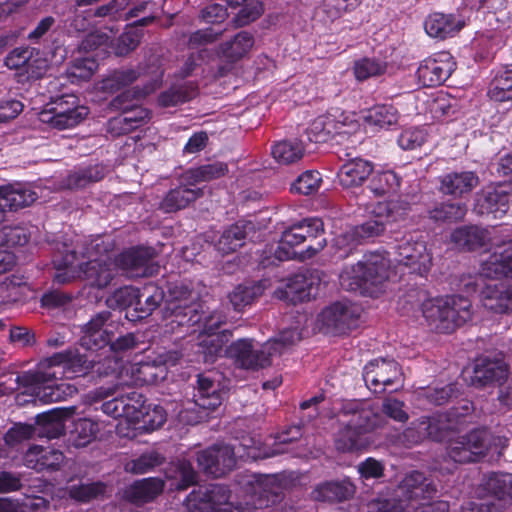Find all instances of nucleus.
Instances as JSON below:
<instances>
[{"mask_svg": "<svg viewBox=\"0 0 512 512\" xmlns=\"http://www.w3.org/2000/svg\"><path fill=\"white\" fill-rule=\"evenodd\" d=\"M90 363L77 352L55 353L43 360L36 372L23 376L26 393L45 404L65 400L76 394L77 389L69 383H57V380L84 374L91 367Z\"/></svg>", "mask_w": 512, "mask_h": 512, "instance_id": "f257e3e1", "label": "nucleus"}, {"mask_svg": "<svg viewBox=\"0 0 512 512\" xmlns=\"http://www.w3.org/2000/svg\"><path fill=\"white\" fill-rule=\"evenodd\" d=\"M110 244L102 238H95L87 244L81 257L87 261L81 262L75 250H67L61 259L55 260L56 273L54 280L64 284L79 277L85 279L90 285L104 288L115 275L116 263L109 254Z\"/></svg>", "mask_w": 512, "mask_h": 512, "instance_id": "f03ea898", "label": "nucleus"}, {"mask_svg": "<svg viewBox=\"0 0 512 512\" xmlns=\"http://www.w3.org/2000/svg\"><path fill=\"white\" fill-rule=\"evenodd\" d=\"M436 491L423 473L412 471L399 483L391 500L372 504L369 512H448L445 501L426 502Z\"/></svg>", "mask_w": 512, "mask_h": 512, "instance_id": "7ed1b4c3", "label": "nucleus"}, {"mask_svg": "<svg viewBox=\"0 0 512 512\" xmlns=\"http://www.w3.org/2000/svg\"><path fill=\"white\" fill-rule=\"evenodd\" d=\"M342 428L335 435V448L340 452L361 450L370 444L368 434L382 428L385 419L360 401H347L338 412Z\"/></svg>", "mask_w": 512, "mask_h": 512, "instance_id": "20e7f679", "label": "nucleus"}, {"mask_svg": "<svg viewBox=\"0 0 512 512\" xmlns=\"http://www.w3.org/2000/svg\"><path fill=\"white\" fill-rule=\"evenodd\" d=\"M391 262L384 252H369L356 264L343 269L340 285L347 291L377 297L387 285Z\"/></svg>", "mask_w": 512, "mask_h": 512, "instance_id": "39448f33", "label": "nucleus"}, {"mask_svg": "<svg viewBox=\"0 0 512 512\" xmlns=\"http://www.w3.org/2000/svg\"><path fill=\"white\" fill-rule=\"evenodd\" d=\"M300 340L301 335L296 329H286L265 342L261 348H256L252 339H238L230 344L226 354L236 366L247 370H258L269 366L272 356L281 355Z\"/></svg>", "mask_w": 512, "mask_h": 512, "instance_id": "423d86ee", "label": "nucleus"}, {"mask_svg": "<svg viewBox=\"0 0 512 512\" xmlns=\"http://www.w3.org/2000/svg\"><path fill=\"white\" fill-rule=\"evenodd\" d=\"M421 312L427 325L439 333L453 332L473 315L471 301L461 296L428 298L422 302Z\"/></svg>", "mask_w": 512, "mask_h": 512, "instance_id": "0eeeda50", "label": "nucleus"}, {"mask_svg": "<svg viewBox=\"0 0 512 512\" xmlns=\"http://www.w3.org/2000/svg\"><path fill=\"white\" fill-rule=\"evenodd\" d=\"M172 301L168 310L171 312V323L178 326L193 327L201 325V334L218 333L217 330L226 322V316L221 311H213L204 318L199 313L197 303H188L194 299L192 291L184 284H175L169 289Z\"/></svg>", "mask_w": 512, "mask_h": 512, "instance_id": "6e6552de", "label": "nucleus"}, {"mask_svg": "<svg viewBox=\"0 0 512 512\" xmlns=\"http://www.w3.org/2000/svg\"><path fill=\"white\" fill-rule=\"evenodd\" d=\"M492 442H497L502 448L507 445V439L493 437L485 429H475L450 440L447 455L455 463L477 462L491 449Z\"/></svg>", "mask_w": 512, "mask_h": 512, "instance_id": "1a4fd4ad", "label": "nucleus"}, {"mask_svg": "<svg viewBox=\"0 0 512 512\" xmlns=\"http://www.w3.org/2000/svg\"><path fill=\"white\" fill-rule=\"evenodd\" d=\"M456 428V418L446 412L422 416L412 421L404 430L402 441L408 446L419 444L426 439L441 442Z\"/></svg>", "mask_w": 512, "mask_h": 512, "instance_id": "9d476101", "label": "nucleus"}, {"mask_svg": "<svg viewBox=\"0 0 512 512\" xmlns=\"http://www.w3.org/2000/svg\"><path fill=\"white\" fill-rule=\"evenodd\" d=\"M87 115L88 109L79 104L76 96L64 95L41 111L39 119L52 128L64 130L77 126Z\"/></svg>", "mask_w": 512, "mask_h": 512, "instance_id": "9b49d317", "label": "nucleus"}, {"mask_svg": "<svg viewBox=\"0 0 512 512\" xmlns=\"http://www.w3.org/2000/svg\"><path fill=\"white\" fill-rule=\"evenodd\" d=\"M373 213L374 218L365 221L361 225L354 226L355 233L361 243L381 236L387 225L404 221L407 215V207L400 201H388L378 203Z\"/></svg>", "mask_w": 512, "mask_h": 512, "instance_id": "f8f14e48", "label": "nucleus"}, {"mask_svg": "<svg viewBox=\"0 0 512 512\" xmlns=\"http://www.w3.org/2000/svg\"><path fill=\"white\" fill-rule=\"evenodd\" d=\"M485 489L495 498L481 503L469 502L461 512H496L512 502V474L493 473L485 482Z\"/></svg>", "mask_w": 512, "mask_h": 512, "instance_id": "ddd939ff", "label": "nucleus"}, {"mask_svg": "<svg viewBox=\"0 0 512 512\" xmlns=\"http://www.w3.org/2000/svg\"><path fill=\"white\" fill-rule=\"evenodd\" d=\"M363 379L371 391L383 393L394 385H402V372L395 360L379 358L364 367Z\"/></svg>", "mask_w": 512, "mask_h": 512, "instance_id": "4468645a", "label": "nucleus"}, {"mask_svg": "<svg viewBox=\"0 0 512 512\" xmlns=\"http://www.w3.org/2000/svg\"><path fill=\"white\" fill-rule=\"evenodd\" d=\"M396 260L414 272L424 274L432 265V255L426 243L412 233L404 235L395 247Z\"/></svg>", "mask_w": 512, "mask_h": 512, "instance_id": "2eb2a0df", "label": "nucleus"}, {"mask_svg": "<svg viewBox=\"0 0 512 512\" xmlns=\"http://www.w3.org/2000/svg\"><path fill=\"white\" fill-rule=\"evenodd\" d=\"M249 500L247 506L261 509L276 504L280 501L283 493V484L276 475H253L246 482Z\"/></svg>", "mask_w": 512, "mask_h": 512, "instance_id": "dca6fc26", "label": "nucleus"}, {"mask_svg": "<svg viewBox=\"0 0 512 512\" xmlns=\"http://www.w3.org/2000/svg\"><path fill=\"white\" fill-rule=\"evenodd\" d=\"M236 459L235 448L228 444H217L197 454L198 465L206 474L215 478L230 471Z\"/></svg>", "mask_w": 512, "mask_h": 512, "instance_id": "f3484780", "label": "nucleus"}, {"mask_svg": "<svg viewBox=\"0 0 512 512\" xmlns=\"http://www.w3.org/2000/svg\"><path fill=\"white\" fill-rule=\"evenodd\" d=\"M509 365L503 356L498 354L493 358L483 356L475 361L470 378L472 386L482 388L493 384H502L508 377Z\"/></svg>", "mask_w": 512, "mask_h": 512, "instance_id": "a211bd4d", "label": "nucleus"}, {"mask_svg": "<svg viewBox=\"0 0 512 512\" xmlns=\"http://www.w3.org/2000/svg\"><path fill=\"white\" fill-rule=\"evenodd\" d=\"M110 317L109 311L99 312L82 327L80 343L84 348L96 350L108 345L114 328L113 323L108 322Z\"/></svg>", "mask_w": 512, "mask_h": 512, "instance_id": "6ab92c4d", "label": "nucleus"}, {"mask_svg": "<svg viewBox=\"0 0 512 512\" xmlns=\"http://www.w3.org/2000/svg\"><path fill=\"white\" fill-rule=\"evenodd\" d=\"M511 195L506 186L488 187L477 194L474 211L479 215L502 218L509 209Z\"/></svg>", "mask_w": 512, "mask_h": 512, "instance_id": "aec40b11", "label": "nucleus"}, {"mask_svg": "<svg viewBox=\"0 0 512 512\" xmlns=\"http://www.w3.org/2000/svg\"><path fill=\"white\" fill-rule=\"evenodd\" d=\"M455 70V62L447 52L434 58L425 59L417 70L418 78L424 86H437L446 81Z\"/></svg>", "mask_w": 512, "mask_h": 512, "instance_id": "412c9836", "label": "nucleus"}, {"mask_svg": "<svg viewBox=\"0 0 512 512\" xmlns=\"http://www.w3.org/2000/svg\"><path fill=\"white\" fill-rule=\"evenodd\" d=\"M154 250L139 247L120 254L116 266H119L128 277L138 278L153 275L155 268L152 264Z\"/></svg>", "mask_w": 512, "mask_h": 512, "instance_id": "4be33fe9", "label": "nucleus"}, {"mask_svg": "<svg viewBox=\"0 0 512 512\" xmlns=\"http://www.w3.org/2000/svg\"><path fill=\"white\" fill-rule=\"evenodd\" d=\"M315 279L304 273H298L286 279L274 292L276 298L292 304L309 300L316 296Z\"/></svg>", "mask_w": 512, "mask_h": 512, "instance_id": "5701e85b", "label": "nucleus"}, {"mask_svg": "<svg viewBox=\"0 0 512 512\" xmlns=\"http://www.w3.org/2000/svg\"><path fill=\"white\" fill-rule=\"evenodd\" d=\"M480 274L487 278L512 277V240L494 247V251L482 260Z\"/></svg>", "mask_w": 512, "mask_h": 512, "instance_id": "b1692460", "label": "nucleus"}, {"mask_svg": "<svg viewBox=\"0 0 512 512\" xmlns=\"http://www.w3.org/2000/svg\"><path fill=\"white\" fill-rule=\"evenodd\" d=\"M65 456L62 451L51 446H31L24 455L26 467L37 472L57 471L64 464Z\"/></svg>", "mask_w": 512, "mask_h": 512, "instance_id": "393cba45", "label": "nucleus"}, {"mask_svg": "<svg viewBox=\"0 0 512 512\" xmlns=\"http://www.w3.org/2000/svg\"><path fill=\"white\" fill-rule=\"evenodd\" d=\"M38 198L37 191L29 185L22 183L10 184L0 187V208L2 214L5 210H18L33 204Z\"/></svg>", "mask_w": 512, "mask_h": 512, "instance_id": "a878e982", "label": "nucleus"}, {"mask_svg": "<svg viewBox=\"0 0 512 512\" xmlns=\"http://www.w3.org/2000/svg\"><path fill=\"white\" fill-rule=\"evenodd\" d=\"M465 24V20L461 16L436 12L427 16L424 21V29L430 37L443 40L453 37Z\"/></svg>", "mask_w": 512, "mask_h": 512, "instance_id": "bb28decb", "label": "nucleus"}, {"mask_svg": "<svg viewBox=\"0 0 512 512\" xmlns=\"http://www.w3.org/2000/svg\"><path fill=\"white\" fill-rule=\"evenodd\" d=\"M479 184V178L472 171L450 172L440 178V191L446 195L462 197Z\"/></svg>", "mask_w": 512, "mask_h": 512, "instance_id": "cd10ccee", "label": "nucleus"}, {"mask_svg": "<svg viewBox=\"0 0 512 512\" xmlns=\"http://www.w3.org/2000/svg\"><path fill=\"white\" fill-rule=\"evenodd\" d=\"M298 230L302 231L303 242L308 241L309 244L303 252L302 259H308L322 251L327 245L324 237V225L319 218H308L297 224Z\"/></svg>", "mask_w": 512, "mask_h": 512, "instance_id": "c85d7f7f", "label": "nucleus"}, {"mask_svg": "<svg viewBox=\"0 0 512 512\" xmlns=\"http://www.w3.org/2000/svg\"><path fill=\"white\" fill-rule=\"evenodd\" d=\"M373 164L362 158H353L345 162L339 169L337 176L344 188L361 186L372 174Z\"/></svg>", "mask_w": 512, "mask_h": 512, "instance_id": "c756f323", "label": "nucleus"}, {"mask_svg": "<svg viewBox=\"0 0 512 512\" xmlns=\"http://www.w3.org/2000/svg\"><path fill=\"white\" fill-rule=\"evenodd\" d=\"M319 321L333 332L343 333L355 325V314L351 307L338 302L324 309Z\"/></svg>", "mask_w": 512, "mask_h": 512, "instance_id": "7c9ffc66", "label": "nucleus"}, {"mask_svg": "<svg viewBox=\"0 0 512 512\" xmlns=\"http://www.w3.org/2000/svg\"><path fill=\"white\" fill-rule=\"evenodd\" d=\"M483 306L496 313L512 312V284H489L482 290Z\"/></svg>", "mask_w": 512, "mask_h": 512, "instance_id": "2f4dec72", "label": "nucleus"}, {"mask_svg": "<svg viewBox=\"0 0 512 512\" xmlns=\"http://www.w3.org/2000/svg\"><path fill=\"white\" fill-rule=\"evenodd\" d=\"M222 400L223 393L220 389V383L209 375H199L196 392L194 393L195 405L202 409L214 410L221 405Z\"/></svg>", "mask_w": 512, "mask_h": 512, "instance_id": "473e14b6", "label": "nucleus"}, {"mask_svg": "<svg viewBox=\"0 0 512 512\" xmlns=\"http://www.w3.org/2000/svg\"><path fill=\"white\" fill-rule=\"evenodd\" d=\"M252 229L251 222L238 221L222 232L214 244L215 249L222 255L235 252L244 245V241Z\"/></svg>", "mask_w": 512, "mask_h": 512, "instance_id": "72a5a7b5", "label": "nucleus"}, {"mask_svg": "<svg viewBox=\"0 0 512 512\" xmlns=\"http://www.w3.org/2000/svg\"><path fill=\"white\" fill-rule=\"evenodd\" d=\"M164 488V481L160 478H145L136 481L125 492V498L134 504H144L155 499Z\"/></svg>", "mask_w": 512, "mask_h": 512, "instance_id": "f704fd0d", "label": "nucleus"}, {"mask_svg": "<svg viewBox=\"0 0 512 512\" xmlns=\"http://www.w3.org/2000/svg\"><path fill=\"white\" fill-rule=\"evenodd\" d=\"M149 115L148 110L137 104L112 118L108 123L109 131L114 135L129 133L144 124L149 119Z\"/></svg>", "mask_w": 512, "mask_h": 512, "instance_id": "c9c22d12", "label": "nucleus"}, {"mask_svg": "<svg viewBox=\"0 0 512 512\" xmlns=\"http://www.w3.org/2000/svg\"><path fill=\"white\" fill-rule=\"evenodd\" d=\"M355 494V486L345 479L331 481L318 485L312 492L317 501L341 502L350 499Z\"/></svg>", "mask_w": 512, "mask_h": 512, "instance_id": "e433bc0d", "label": "nucleus"}, {"mask_svg": "<svg viewBox=\"0 0 512 512\" xmlns=\"http://www.w3.org/2000/svg\"><path fill=\"white\" fill-rule=\"evenodd\" d=\"M170 489L185 490L197 482V473L185 459L171 462L165 472Z\"/></svg>", "mask_w": 512, "mask_h": 512, "instance_id": "4c0bfd02", "label": "nucleus"}, {"mask_svg": "<svg viewBox=\"0 0 512 512\" xmlns=\"http://www.w3.org/2000/svg\"><path fill=\"white\" fill-rule=\"evenodd\" d=\"M200 188H189L186 185L170 190L160 203V209L165 213H172L186 208L190 203L201 197Z\"/></svg>", "mask_w": 512, "mask_h": 512, "instance_id": "58836bf2", "label": "nucleus"}, {"mask_svg": "<svg viewBox=\"0 0 512 512\" xmlns=\"http://www.w3.org/2000/svg\"><path fill=\"white\" fill-rule=\"evenodd\" d=\"M451 240L461 249L474 250L490 240V233L477 226H463L453 231Z\"/></svg>", "mask_w": 512, "mask_h": 512, "instance_id": "ea45409f", "label": "nucleus"}, {"mask_svg": "<svg viewBox=\"0 0 512 512\" xmlns=\"http://www.w3.org/2000/svg\"><path fill=\"white\" fill-rule=\"evenodd\" d=\"M232 334L229 330L218 333L199 334V352L203 355L205 362H214L223 352L224 345L229 341Z\"/></svg>", "mask_w": 512, "mask_h": 512, "instance_id": "a19ab883", "label": "nucleus"}, {"mask_svg": "<svg viewBox=\"0 0 512 512\" xmlns=\"http://www.w3.org/2000/svg\"><path fill=\"white\" fill-rule=\"evenodd\" d=\"M253 45V36L246 31H241L229 41L222 43L219 47V53L227 60L235 62L244 57Z\"/></svg>", "mask_w": 512, "mask_h": 512, "instance_id": "79ce46f5", "label": "nucleus"}, {"mask_svg": "<svg viewBox=\"0 0 512 512\" xmlns=\"http://www.w3.org/2000/svg\"><path fill=\"white\" fill-rule=\"evenodd\" d=\"M488 96L497 102L512 100V65L496 73L490 84Z\"/></svg>", "mask_w": 512, "mask_h": 512, "instance_id": "37998d69", "label": "nucleus"}, {"mask_svg": "<svg viewBox=\"0 0 512 512\" xmlns=\"http://www.w3.org/2000/svg\"><path fill=\"white\" fill-rule=\"evenodd\" d=\"M481 7L487 10L485 19L493 30L501 29L512 21V14L506 8V0H481Z\"/></svg>", "mask_w": 512, "mask_h": 512, "instance_id": "c03bdc74", "label": "nucleus"}, {"mask_svg": "<svg viewBox=\"0 0 512 512\" xmlns=\"http://www.w3.org/2000/svg\"><path fill=\"white\" fill-rule=\"evenodd\" d=\"M228 172L227 164L214 162L188 170L183 179L188 185H196L200 182H207L224 176Z\"/></svg>", "mask_w": 512, "mask_h": 512, "instance_id": "a18cd8bd", "label": "nucleus"}, {"mask_svg": "<svg viewBox=\"0 0 512 512\" xmlns=\"http://www.w3.org/2000/svg\"><path fill=\"white\" fill-rule=\"evenodd\" d=\"M264 286L259 283L240 284L229 294V300L235 311H242L262 295Z\"/></svg>", "mask_w": 512, "mask_h": 512, "instance_id": "49530a36", "label": "nucleus"}, {"mask_svg": "<svg viewBox=\"0 0 512 512\" xmlns=\"http://www.w3.org/2000/svg\"><path fill=\"white\" fill-rule=\"evenodd\" d=\"M273 158L281 164H291L299 161L304 155V147L301 141L283 140L272 147Z\"/></svg>", "mask_w": 512, "mask_h": 512, "instance_id": "de8ad7c7", "label": "nucleus"}, {"mask_svg": "<svg viewBox=\"0 0 512 512\" xmlns=\"http://www.w3.org/2000/svg\"><path fill=\"white\" fill-rule=\"evenodd\" d=\"M399 114L392 105L381 104L370 108L364 119L368 125L385 128L397 123Z\"/></svg>", "mask_w": 512, "mask_h": 512, "instance_id": "09e8293b", "label": "nucleus"}, {"mask_svg": "<svg viewBox=\"0 0 512 512\" xmlns=\"http://www.w3.org/2000/svg\"><path fill=\"white\" fill-rule=\"evenodd\" d=\"M103 177L104 168L102 166H90L69 174L65 180V185L69 189H80L100 181Z\"/></svg>", "mask_w": 512, "mask_h": 512, "instance_id": "8fccbe9b", "label": "nucleus"}, {"mask_svg": "<svg viewBox=\"0 0 512 512\" xmlns=\"http://www.w3.org/2000/svg\"><path fill=\"white\" fill-rule=\"evenodd\" d=\"M163 291L154 286L147 285L143 288V291H139L138 300L136 302L135 311L141 313L140 317L150 315L163 301Z\"/></svg>", "mask_w": 512, "mask_h": 512, "instance_id": "3c124183", "label": "nucleus"}, {"mask_svg": "<svg viewBox=\"0 0 512 512\" xmlns=\"http://www.w3.org/2000/svg\"><path fill=\"white\" fill-rule=\"evenodd\" d=\"M302 231L298 230L297 224L288 228L282 233L279 246L275 250V257L280 261L294 258L293 247L303 243Z\"/></svg>", "mask_w": 512, "mask_h": 512, "instance_id": "603ef678", "label": "nucleus"}, {"mask_svg": "<svg viewBox=\"0 0 512 512\" xmlns=\"http://www.w3.org/2000/svg\"><path fill=\"white\" fill-rule=\"evenodd\" d=\"M165 457L155 450L147 451L125 464V470L133 474H145L160 466Z\"/></svg>", "mask_w": 512, "mask_h": 512, "instance_id": "864d4df0", "label": "nucleus"}, {"mask_svg": "<svg viewBox=\"0 0 512 512\" xmlns=\"http://www.w3.org/2000/svg\"><path fill=\"white\" fill-rule=\"evenodd\" d=\"M157 86V81H154L153 83L146 85L143 89L136 87L133 89L125 90L112 100L111 105L114 108L121 110L122 112L126 111L127 109L133 108L135 105H137L141 98L153 92Z\"/></svg>", "mask_w": 512, "mask_h": 512, "instance_id": "5fc2aeb1", "label": "nucleus"}, {"mask_svg": "<svg viewBox=\"0 0 512 512\" xmlns=\"http://www.w3.org/2000/svg\"><path fill=\"white\" fill-rule=\"evenodd\" d=\"M335 122L328 112L312 121L308 128V137L313 142H326L335 135Z\"/></svg>", "mask_w": 512, "mask_h": 512, "instance_id": "6e6d98bb", "label": "nucleus"}, {"mask_svg": "<svg viewBox=\"0 0 512 512\" xmlns=\"http://www.w3.org/2000/svg\"><path fill=\"white\" fill-rule=\"evenodd\" d=\"M361 1L362 0H311V2L320 7L331 20L338 19L345 13L353 11L358 7Z\"/></svg>", "mask_w": 512, "mask_h": 512, "instance_id": "4d7b16f0", "label": "nucleus"}, {"mask_svg": "<svg viewBox=\"0 0 512 512\" xmlns=\"http://www.w3.org/2000/svg\"><path fill=\"white\" fill-rule=\"evenodd\" d=\"M196 94L193 84L173 86L159 96V104L163 107L175 106L189 101Z\"/></svg>", "mask_w": 512, "mask_h": 512, "instance_id": "13d9d810", "label": "nucleus"}, {"mask_svg": "<svg viewBox=\"0 0 512 512\" xmlns=\"http://www.w3.org/2000/svg\"><path fill=\"white\" fill-rule=\"evenodd\" d=\"M105 488L101 482L74 484L68 487V494L75 501L89 502L103 495Z\"/></svg>", "mask_w": 512, "mask_h": 512, "instance_id": "bf43d9fd", "label": "nucleus"}, {"mask_svg": "<svg viewBox=\"0 0 512 512\" xmlns=\"http://www.w3.org/2000/svg\"><path fill=\"white\" fill-rule=\"evenodd\" d=\"M467 213V207L464 203L446 202L436 206L430 211V217L436 221H459Z\"/></svg>", "mask_w": 512, "mask_h": 512, "instance_id": "052dcab7", "label": "nucleus"}, {"mask_svg": "<svg viewBox=\"0 0 512 512\" xmlns=\"http://www.w3.org/2000/svg\"><path fill=\"white\" fill-rule=\"evenodd\" d=\"M235 448L236 457L242 460H257L260 458H269L281 454L284 450L273 449L269 452H261L252 438H244Z\"/></svg>", "mask_w": 512, "mask_h": 512, "instance_id": "680f3d73", "label": "nucleus"}, {"mask_svg": "<svg viewBox=\"0 0 512 512\" xmlns=\"http://www.w3.org/2000/svg\"><path fill=\"white\" fill-rule=\"evenodd\" d=\"M211 506L213 512H244L242 507H235L230 501L229 491L225 486L210 485Z\"/></svg>", "mask_w": 512, "mask_h": 512, "instance_id": "e2e57ef3", "label": "nucleus"}, {"mask_svg": "<svg viewBox=\"0 0 512 512\" xmlns=\"http://www.w3.org/2000/svg\"><path fill=\"white\" fill-rule=\"evenodd\" d=\"M400 186V178L392 171H385L375 176L369 189L376 196H383L387 193L396 191Z\"/></svg>", "mask_w": 512, "mask_h": 512, "instance_id": "0e129e2a", "label": "nucleus"}, {"mask_svg": "<svg viewBox=\"0 0 512 512\" xmlns=\"http://www.w3.org/2000/svg\"><path fill=\"white\" fill-rule=\"evenodd\" d=\"M322 178L318 171L308 170L298 176L292 183L291 191L303 195H310L318 191Z\"/></svg>", "mask_w": 512, "mask_h": 512, "instance_id": "69168bd1", "label": "nucleus"}, {"mask_svg": "<svg viewBox=\"0 0 512 512\" xmlns=\"http://www.w3.org/2000/svg\"><path fill=\"white\" fill-rule=\"evenodd\" d=\"M386 68L387 65L383 61L363 58L355 62L354 74L357 80L364 81L370 77L382 75L385 73Z\"/></svg>", "mask_w": 512, "mask_h": 512, "instance_id": "338daca9", "label": "nucleus"}, {"mask_svg": "<svg viewBox=\"0 0 512 512\" xmlns=\"http://www.w3.org/2000/svg\"><path fill=\"white\" fill-rule=\"evenodd\" d=\"M99 432L98 423L91 419H79L74 427V443L76 446L83 447L94 440Z\"/></svg>", "mask_w": 512, "mask_h": 512, "instance_id": "774afa93", "label": "nucleus"}]
</instances>
